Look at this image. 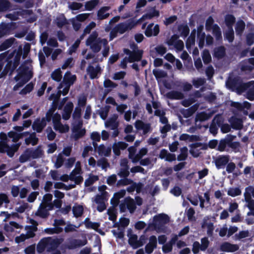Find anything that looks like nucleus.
Segmentation results:
<instances>
[{"label": "nucleus", "instance_id": "obj_10", "mask_svg": "<svg viewBox=\"0 0 254 254\" xmlns=\"http://www.w3.org/2000/svg\"><path fill=\"white\" fill-rule=\"evenodd\" d=\"M47 246V251L52 252L55 251L60 246L61 242L58 238L53 239L51 237L46 238Z\"/></svg>", "mask_w": 254, "mask_h": 254}, {"label": "nucleus", "instance_id": "obj_59", "mask_svg": "<svg viewBox=\"0 0 254 254\" xmlns=\"http://www.w3.org/2000/svg\"><path fill=\"white\" fill-rule=\"evenodd\" d=\"M133 183V180L127 177L119 180L117 183V186H127Z\"/></svg>", "mask_w": 254, "mask_h": 254}, {"label": "nucleus", "instance_id": "obj_1", "mask_svg": "<svg viewBox=\"0 0 254 254\" xmlns=\"http://www.w3.org/2000/svg\"><path fill=\"white\" fill-rule=\"evenodd\" d=\"M17 75L14 77L15 81H20L25 84L33 77V72L27 65H20L17 69Z\"/></svg>", "mask_w": 254, "mask_h": 254}, {"label": "nucleus", "instance_id": "obj_16", "mask_svg": "<svg viewBox=\"0 0 254 254\" xmlns=\"http://www.w3.org/2000/svg\"><path fill=\"white\" fill-rule=\"evenodd\" d=\"M101 68L99 65L96 68L91 65H89L87 68V72L89 74L91 79L98 78V73L100 71Z\"/></svg>", "mask_w": 254, "mask_h": 254}, {"label": "nucleus", "instance_id": "obj_15", "mask_svg": "<svg viewBox=\"0 0 254 254\" xmlns=\"http://www.w3.org/2000/svg\"><path fill=\"white\" fill-rule=\"evenodd\" d=\"M229 122L231 124V127L234 129L240 130L243 128V121L240 118L232 117L231 118Z\"/></svg>", "mask_w": 254, "mask_h": 254}, {"label": "nucleus", "instance_id": "obj_20", "mask_svg": "<svg viewBox=\"0 0 254 254\" xmlns=\"http://www.w3.org/2000/svg\"><path fill=\"white\" fill-rule=\"evenodd\" d=\"M168 98L171 100H181L184 98L183 93L178 91H171L166 94Z\"/></svg>", "mask_w": 254, "mask_h": 254}, {"label": "nucleus", "instance_id": "obj_49", "mask_svg": "<svg viewBox=\"0 0 254 254\" xmlns=\"http://www.w3.org/2000/svg\"><path fill=\"white\" fill-rule=\"evenodd\" d=\"M202 58L204 63L205 64H207L211 61V57L208 50L204 49L203 51Z\"/></svg>", "mask_w": 254, "mask_h": 254}, {"label": "nucleus", "instance_id": "obj_39", "mask_svg": "<svg viewBox=\"0 0 254 254\" xmlns=\"http://www.w3.org/2000/svg\"><path fill=\"white\" fill-rule=\"evenodd\" d=\"M242 194V190L239 187L230 188L227 191V194L232 197H236Z\"/></svg>", "mask_w": 254, "mask_h": 254}, {"label": "nucleus", "instance_id": "obj_3", "mask_svg": "<svg viewBox=\"0 0 254 254\" xmlns=\"http://www.w3.org/2000/svg\"><path fill=\"white\" fill-rule=\"evenodd\" d=\"M137 24V22H135L133 19H129L126 22H121L118 24L115 27L119 33L123 34L126 32L132 29Z\"/></svg>", "mask_w": 254, "mask_h": 254}, {"label": "nucleus", "instance_id": "obj_13", "mask_svg": "<svg viewBox=\"0 0 254 254\" xmlns=\"http://www.w3.org/2000/svg\"><path fill=\"white\" fill-rule=\"evenodd\" d=\"M73 104L71 102H68L64 106L62 114L63 119L64 120H68L71 116L73 110Z\"/></svg>", "mask_w": 254, "mask_h": 254}, {"label": "nucleus", "instance_id": "obj_34", "mask_svg": "<svg viewBox=\"0 0 254 254\" xmlns=\"http://www.w3.org/2000/svg\"><path fill=\"white\" fill-rule=\"evenodd\" d=\"M180 154L177 156V160L179 161H185L188 156V149L187 147L185 146L181 148Z\"/></svg>", "mask_w": 254, "mask_h": 254}, {"label": "nucleus", "instance_id": "obj_33", "mask_svg": "<svg viewBox=\"0 0 254 254\" xmlns=\"http://www.w3.org/2000/svg\"><path fill=\"white\" fill-rule=\"evenodd\" d=\"M11 7V4L8 0H0V12L6 11Z\"/></svg>", "mask_w": 254, "mask_h": 254}, {"label": "nucleus", "instance_id": "obj_52", "mask_svg": "<svg viewBox=\"0 0 254 254\" xmlns=\"http://www.w3.org/2000/svg\"><path fill=\"white\" fill-rule=\"evenodd\" d=\"M98 0H91L87 1L85 4V9L87 10L91 11L98 4Z\"/></svg>", "mask_w": 254, "mask_h": 254}, {"label": "nucleus", "instance_id": "obj_64", "mask_svg": "<svg viewBox=\"0 0 254 254\" xmlns=\"http://www.w3.org/2000/svg\"><path fill=\"white\" fill-rule=\"evenodd\" d=\"M246 98L251 101L254 100V85L249 88L246 93Z\"/></svg>", "mask_w": 254, "mask_h": 254}, {"label": "nucleus", "instance_id": "obj_60", "mask_svg": "<svg viewBox=\"0 0 254 254\" xmlns=\"http://www.w3.org/2000/svg\"><path fill=\"white\" fill-rule=\"evenodd\" d=\"M247 45L251 46L254 43V33L249 32L246 36Z\"/></svg>", "mask_w": 254, "mask_h": 254}, {"label": "nucleus", "instance_id": "obj_27", "mask_svg": "<svg viewBox=\"0 0 254 254\" xmlns=\"http://www.w3.org/2000/svg\"><path fill=\"white\" fill-rule=\"evenodd\" d=\"M212 34L215 37L217 41H220L222 40L221 29L217 24H215L214 25L213 28L212 29Z\"/></svg>", "mask_w": 254, "mask_h": 254}, {"label": "nucleus", "instance_id": "obj_11", "mask_svg": "<svg viewBox=\"0 0 254 254\" xmlns=\"http://www.w3.org/2000/svg\"><path fill=\"white\" fill-rule=\"evenodd\" d=\"M239 247L237 244H232L228 242H225L221 244L220 250L222 252L233 253L238 251Z\"/></svg>", "mask_w": 254, "mask_h": 254}, {"label": "nucleus", "instance_id": "obj_63", "mask_svg": "<svg viewBox=\"0 0 254 254\" xmlns=\"http://www.w3.org/2000/svg\"><path fill=\"white\" fill-rule=\"evenodd\" d=\"M97 166L101 167L102 169H105L109 166V163L107 159L105 158H101L98 160L97 162Z\"/></svg>", "mask_w": 254, "mask_h": 254}, {"label": "nucleus", "instance_id": "obj_55", "mask_svg": "<svg viewBox=\"0 0 254 254\" xmlns=\"http://www.w3.org/2000/svg\"><path fill=\"white\" fill-rule=\"evenodd\" d=\"M31 158L32 159H36L41 157L43 154V152L39 147L34 150H33L32 148H31Z\"/></svg>", "mask_w": 254, "mask_h": 254}, {"label": "nucleus", "instance_id": "obj_23", "mask_svg": "<svg viewBox=\"0 0 254 254\" xmlns=\"http://www.w3.org/2000/svg\"><path fill=\"white\" fill-rule=\"evenodd\" d=\"M213 113V112H210L209 113L201 112L197 114L195 117V121L204 122L207 121L212 117Z\"/></svg>", "mask_w": 254, "mask_h": 254}, {"label": "nucleus", "instance_id": "obj_38", "mask_svg": "<svg viewBox=\"0 0 254 254\" xmlns=\"http://www.w3.org/2000/svg\"><path fill=\"white\" fill-rule=\"evenodd\" d=\"M62 72L60 68L55 69L51 74V78L57 82L61 81L62 78Z\"/></svg>", "mask_w": 254, "mask_h": 254}, {"label": "nucleus", "instance_id": "obj_29", "mask_svg": "<svg viewBox=\"0 0 254 254\" xmlns=\"http://www.w3.org/2000/svg\"><path fill=\"white\" fill-rule=\"evenodd\" d=\"M236 21L235 17L230 14H226L225 16V23L228 28H233V26Z\"/></svg>", "mask_w": 254, "mask_h": 254}, {"label": "nucleus", "instance_id": "obj_2", "mask_svg": "<svg viewBox=\"0 0 254 254\" xmlns=\"http://www.w3.org/2000/svg\"><path fill=\"white\" fill-rule=\"evenodd\" d=\"M88 243L86 239L83 240L80 239H73L72 238H68L65 243L63 245L65 249L68 250H73L78 248L82 247L86 245Z\"/></svg>", "mask_w": 254, "mask_h": 254}, {"label": "nucleus", "instance_id": "obj_25", "mask_svg": "<svg viewBox=\"0 0 254 254\" xmlns=\"http://www.w3.org/2000/svg\"><path fill=\"white\" fill-rule=\"evenodd\" d=\"M83 223L87 229H91L97 231L100 224L98 222H92L90 220L89 218H86L84 220Z\"/></svg>", "mask_w": 254, "mask_h": 254}, {"label": "nucleus", "instance_id": "obj_58", "mask_svg": "<svg viewBox=\"0 0 254 254\" xmlns=\"http://www.w3.org/2000/svg\"><path fill=\"white\" fill-rule=\"evenodd\" d=\"M126 192L125 190H121L114 193V198L116 199V200L115 204H119L120 199L123 198L126 195Z\"/></svg>", "mask_w": 254, "mask_h": 254}, {"label": "nucleus", "instance_id": "obj_47", "mask_svg": "<svg viewBox=\"0 0 254 254\" xmlns=\"http://www.w3.org/2000/svg\"><path fill=\"white\" fill-rule=\"evenodd\" d=\"M53 98H54V100L52 102V104L51 107L50 108L51 109L56 111L57 108L59 106V99L60 98V95H55L54 94H52L51 95L49 99L52 100Z\"/></svg>", "mask_w": 254, "mask_h": 254}, {"label": "nucleus", "instance_id": "obj_40", "mask_svg": "<svg viewBox=\"0 0 254 254\" xmlns=\"http://www.w3.org/2000/svg\"><path fill=\"white\" fill-rule=\"evenodd\" d=\"M54 128L61 133H65L69 130V127L66 125H63L61 123L54 125Z\"/></svg>", "mask_w": 254, "mask_h": 254}, {"label": "nucleus", "instance_id": "obj_19", "mask_svg": "<svg viewBox=\"0 0 254 254\" xmlns=\"http://www.w3.org/2000/svg\"><path fill=\"white\" fill-rule=\"evenodd\" d=\"M213 57L217 59H221L226 55V49L223 46L215 48L213 51Z\"/></svg>", "mask_w": 254, "mask_h": 254}, {"label": "nucleus", "instance_id": "obj_61", "mask_svg": "<svg viewBox=\"0 0 254 254\" xmlns=\"http://www.w3.org/2000/svg\"><path fill=\"white\" fill-rule=\"evenodd\" d=\"M46 131L47 132V138L49 140H53L56 136V133L53 130L51 127H48L46 129Z\"/></svg>", "mask_w": 254, "mask_h": 254}, {"label": "nucleus", "instance_id": "obj_36", "mask_svg": "<svg viewBox=\"0 0 254 254\" xmlns=\"http://www.w3.org/2000/svg\"><path fill=\"white\" fill-rule=\"evenodd\" d=\"M84 209L82 205H77L73 206L72 212L74 217L78 218L82 216Z\"/></svg>", "mask_w": 254, "mask_h": 254}, {"label": "nucleus", "instance_id": "obj_57", "mask_svg": "<svg viewBox=\"0 0 254 254\" xmlns=\"http://www.w3.org/2000/svg\"><path fill=\"white\" fill-rule=\"evenodd\" d=\"M7 136L9 138H12V141L17 142L20 139L19 133L14 131H10L7 133Z\"/></svg>", "mask_w": 254, "mask_h": 254}, {"label": "nucleus", "instance_id": "obj_8", "mask_svg": "<svg viewBox=\"0 0 254 254\" xmlns=\"http://www.w3.org/2000/svg\"><path fill=\"white\" fill-rule=\"evenodd\" d=\"M252 82L254 83V81H249L246 83H238V80L234 78L230 81V84L232 86L236 87L237 90L240 92H244L249 89V88L252 85Z\"/></svg>", "mask_w": 254, "mask_h": 254}, {"label": "nucleus", "instance_id": "obj_31", "mask_svg": "<svg viewBox=\"0 0 254 254\" xmlns=\"http://www.w3.org/2000/svg\"><path fill=\"white\" fill-rule=\"evenodd\" d=\"M225 39L228 41L229 43H232L234 40V32L233 28H228L224 34Z\"/></svg>", "mask_w": 254, "mask_h": 254}, {"label": "nucleus", "instance_id": "obj_9", "mask_svg": "<svg viewBox=\"0 0 254 254\" xmlns=\"http://www.w3.org/2000/svg\"><path fill=\"white\" fill-rule=\"evenodd\" d=\"M134 47L130 56L128 57L129 63H130L141 61L143 56V51L142 50H138L137 45H134Z\"/></svg>", "mask_w": 254, "mask_h": 254}, {"label": "nucleus", "instance_id": "obj_24", "mask_svg": "<svg viewBox=\"0 0 254 254\" xmlns=\"http://www.w3.org/2000/svg\"><path fill=\"white\" fill-rule=\"evenodd\" d=\"M15 41V39L13 37H10L4 40L0 45V52L4 51L11 47Z\"/></svg>", "mask_w": 254, "mask_h": 254}, {"label": "nucleus", "instance_id": "obj_28", "mask_svg": "<svg viewBox=\"0 0 254 254\" xmlns=\"http://www.w3.org/2000/svg\"><path fill=\"white\" fill-rule=\"evenodd\" d=\"M38 142V138L36 137L35 132H32L29 135L28 137H27L25 139V143L28 145L31 144L32 145H35L37 144Z\"/></svg>", "mask_w": 254, "mask_h": 254}, {"label": "nucleus", "instance_id": "obj_17", "mask_svg": "<svg viewBox=\"0 0 254 254\" xmlns=\"http://www.w3.org/2000/svg\"><path fill=\"white\" fill-rule=\"evenodd\" d=\"M21 145V143H17L15 144H12L10 146L8 144L5 150V153H6L7 156L11 158L13 157L15 152H16Z\"/></svg>", "mask_w": 254, "mask_h": 254}, {"label": "nucleus", "instance_id": "obj_45", "mask_svg": "<svg viewBox=\"0 0 254 254\" xmlns=\"http://www.w3.org/2000/svg\"><path fill=\"white\" fill-rule=\"evenodd\" d=\"M45 250L47 251V246L46 238L41 239L37 246V251L39 253H42Z\"/></svg>", "mask_w": 254, "mask_h": 254}, {"label": "nucleus", "instance_id": "obj_62", "mask_svg": "<svg viewBox=\"0 0 254 254\" xmlns=\"http://www.w3.org/2000/svg\"><path fill=\"white\" fill-rule=\"evenodd\" d=\"M244 197H252V195L254 197V188L253 186H249L245 188V191L244 194Z\"/></svg>", "mask_w": 254, "mask_h": 254}, {"label": "nucleus", "instance_id": "obj_12", "mask_svg": "<svg viewBox=\"0 0 254 254\" xmlns=\"http://www.w3.org/2000/svg\"><path fill=\"white\" fill-rule=\"evenodd\" d=\"M15 69L13 67L12 62L11 61H8L3 70L0 73V79L5 77L8 72H9V75H12Z\"/></svg>", "mask_w": 254, "mask_h": 254}, {"label": "nucleus", "instance_id": "obj_30", "mask_svg": "<svg viewBox=\"0 0 254 254\" xmlns=\"http://www.w3.org/2000/svg\"><path fill=\"white\" fill-rule=\"evenodd\" d=\"M178 30L180 32L181 35L185 37H187L190 33V28L187 24H180L178 26Z\"/></svg>", "mask_w": 254, "mask_h": 254}, {"label": "nucleus", "instance_id": "obj_18", "mask_svg": "<svg viewBox=\"0 0 254 254\" xmlns=\"http://www.w3.org/2000/svg\"><path fill=\"white\" fill-rule=\"evenodd\" d=\"M246 27L245 22L242 19L239 20L235 25V32L237 36L241 37Z\"/></svg>", "mask_w": 254, "mask_h": 254}, {"label": "nucleus", "instance_id": "obj_6", "mask_svg": "<svg viewBox=\"0 0 254 254\" xmlns=\"http://www.w3.org/2000/svg\"><path fill=\"white\" fill-rule=\"evenodd\" d=\"M230 161L228 155H221L217 156L214 160L216 168L218 169H224Z\"/></svg>", "mask_w": 254, "mask_h": 254}, {"label": "nucleus", "instance_id": "obj_14", "mask_svg": "<svg viewBox=\"0 0 254 254\" xmlns=\"http://www.w3.org/2000/svg\"><path fill=\"white\" fill-rule=\"evenodd\" d=\"M76 80L75 75H72L70 71H67L64 75L63 82L64 85L71 86L73 84Z\"/></svg>", "mask_w": 254, "mask_h": 254}, {"label": "nucleus", "instance_id": "obj_32", "mask_svg": "<svg viewBox=\"0 0 254 254\" xmlns=\"http://www.w3.org/2000/svg\"><path fill=\"white\" fill-rule=\"evenodd\" d=\"M31 158V148H27L20 156L19 160L20 162L24 163Z\"/></svg>", "mask_w": 254, "mask_h": 254}, {"label": "nucleus", "instance_id": "obj_7", "mask_svg": "<svg viewBox=\"0 0 254 254\" xmlns=\"http://www.w3.org/2000/svg\"><path fill=\"white\" fill-rule=\"evenodd\" d=\"M47 121L45 120L44 118L41 119L37 118L34 121L32 127L33 129L36 131L37 133H41L42 132L44 128L47 125Z\"/></svg>", "mask_w": 254, "mask_h": 254}, {"label": "nucleus", "instance_id": "obj_41", "mask_svg": "<svg viewBox=\"0 0 254 254\" xmlns=\"http://www.w3.org/2000/svg\"><path fill=\"white\" fill-rule=\"evenodd\" d=\"M37 214L42 218H46L49 216V213L48 210L46 208V206L41 204Z\"/></svg>", "mask_w": 254, "mask_h": 254}, {"label": "nucleus", "instance_id": "obj_5", "mask_svg": "<svg viewBox=\"0 0 254 254\" xmlns=\"http://www.w3.org/2000/svg\"><path fill=\"white\" fill-rule=\"evenodd\" d=\"M15 24L13 22L5 23L2 22L0 23V38L11 34L14 28Z\"/></svg>", "mask_w": 254, "mask_h": 254}, {"label": "nucleus", "instance_id": "obj_48", "mask_svg": "<svg viewBox=\"0 0 254 254\" xmlns=\"http://www.w3.org/2000/svg\"><path fill=\"white\" fill-rule=\"evenodd\" d=\"M63 229L61 227L55 226L54 228H48L45 229V232L49 234H59L62 232Z\"/></svg>", "mask_w": 254, "mask_h": 254}, {"label": "nucleus", "instance_id": "obj_26", "mask_svg": "<svg viewBox=\"0 0 254 254\" xmlns=\"http://www.w3.org/2000/svg\"><path fill=\"white\" fill-rule=\"evenodd\" d=\"M110 9V6H103L97 12L98 18L100 20H103L107 18L109 16V13H106Z\"/></svg>", "mask_w": 254, "mask_h": 254}, {"label": "nucleus", "instance_id": "obj_21", "mask_svg": "<svg viewBox=\"0 0 254 254\" xmlns=\"http://www.w3.org/2000/svg\"><path fill=\"white\" fill-rule=\"evenodd\" d=\"M124 201L126 203L127 208L129 212L133 213L136 208L134 200L130 196H128L125 198Z\"/></svg>", "mask_w": 254, "mask_h": 254}, {"label": "nucleus", "instance_id": "obj_22", "mask_svg": "<svg viewBox=\"0 0 254 254\" xmlns=\"http://www.w3.org/2000/svg\"><path fill=\"white\" fill-rule=\"evenodd\" d=\"M118 116L117 114H114L111 118H110L105 124L106 127H111V129L115 130L118 128L119 124L117 122Z\"/></svg>", "mask_w": 254, "mask_h": 254}, {"label": "nucleus", "instance_id": "obj_51", "mask_svg": "<svg viewBox=\"0 0 254 254\" xmlns=\"http://www.w3.org/2000/svg\"><path fill=\"white\" fill-rule=\"evenodd\" d=\"M204 226H207V233L209 236L212 235L213 234V232L214 230V225L213 223L210 222L207 223V220L204 218L203 224L202 225V227H203Z\"/></svg>", "mask_w": 254, "mask_h": 254}, {"label": "nucleus", "instance_id": "obj_46", "mask_svg": "<svg viewBox=\"0 0 254 254\" xmlns=\"http://www.w3.org/2000/svg\"><path fill=\"white\" fill-rule=\"evenodd\" d=\"M101 40L98 38L97 41L90 46V49L95 53L99 52L101 49Z\"/></svg>", "mask_w": 254, "mask_h": 254}, {"label": "nucleus", "instance_id": "obj_50", "mask_svg": "<svg viewBox=\"0 0 254 254\" xmlns=\"http://www.w3.org/2000/svg\"><path fill=\"white\" fill-rule=\"evenodd\" d=\"M152 73L157 79L164 78L167 75L165 71L158 69H154L152 71Z\"/></svg>", "mask_w": 254, "mask_h": 254}, {"label": "nucleus", "instance_id": "obj_56", "mask_svg": "<svg viewBox=\"0 0 254 254\" xmlns=\"http://www.w3.org/2000/svg\"><path fill=\"white\" fill-rule=\"evenodd\" d=\"M110 109V106L109 105H106L99 113V114L101 118L105 120L108 115Z\"/></svg>", "mask_w": 254, "mask_h": 254}, {"label": "nucleus", "instance_id": "obj_35", "mask_svg": "<svg viewBox=\"0 0 254 254\" xmlns=\"http://www.w3.org/2000/svg\"><path fill=\"white\" fill-rule=\"evenodd\" d=\"M22 54V50L21 47H20L16 53L13 59V67L16 69L20 63V58Z\"/></svg>", "mask_w": 254, "mask_h": 254}, {"label": "nucleus", "instance_id": "obj_37", "mask_svg": "<svg viewBox=\"0 0 254 254\" xmlns=\"http://www.w3.org/2000/svg\"><path fill=\"white\" fill-rule=\"evenodd\" d=\"M128 243L133 249L139 248L137 236L136 234H131L129 237Z\"/></svg>", "mask_w": 254, "mask_h": 254}, {"label": "nucleus", "instance_id": "obj_54", "mask_svg": "<svg viewBox=\"0 0 254 254\" xmlns=\"http://www.w3.org/2000/svg\"><path fill=\"white\" fill-rule=\"evenodd\" d=\"M214 20L211 16H209L206 20L205 29L207 31H210L213 28L215 24Z\"/></svg>", "mask_w": 254, "mask_h": 254}, {"label": "nucleus", "instance_id": "obj_42", "mask_svg": "<svg viewBox=\"0 0 254 254\" xmlns=\"http://www.w3.org/2000/svg\"><path fill=\"white\" fill-rule=\"evenodd\" d=\"M34 87V84L32 82H30L20 91L19 94L21 95H26L31 92Z\"/></svg>", "mask_w": 254, "mask_h": 254}, {"label": "nucleus", "instance_id": "obj_43", "mask_svg": "<svg viewBox=\"0 0 254 254\" xmlns=\"http://www.w3.org/2000/svg\"><path fill=\"white\" fill-rule=\"evenodd\" d=\"M107 214L109 215V219L113 222H115L117 220V213L116 210L113 207H110L108 211Z\"/></svg>", "mask_w": 254, "mask_h": 254}, {"label": "nucleus", "instance_id": "obj_44", "mask_svg": "<svg viewBox=\"0 0 254 254\" xmlns=\"http://www.w3.org/2000/svg\"><path fill=\"white\" fill-rule=\"evenodd\" d=\"M98 37V34L96 32H93L90 35V36L88 37V38L87 39L86 41V44L87 46H90L92 44H93L94 42H95L96 41L98 40L97 38Z\"/></svg>", "mask_w": 254, "mask_h": 254}, {"label": "nucleus", "instance_id": "obj_4", "mask_svg": "<svg viewBox=\"0 0 254 254\" xmlns=\"http://www.w3.org/2000/svg\"><path fill=\"white\" fill-rule=\"evenodd\" d=\"M170 218L168 215L164 213L156 215L154 217V226L156 229L160 230L164 225L169 223Z\"/></svg>", "mask_w": 254, "mask_h": 254}, {"label": "nucleus", "instance_id": "obj_53", "mask_svg": "<svg viewBox=\"0 0 254 254\" xmlns=\"http://www.w3.org/2000/svg\"><path fill=\"white\" fill-rule=\"evenodd\" d=\"M29 230H27V233L25 234L26 236L27 239L33 238L35 236V232L37 231V227L36 226H29Z\"/></svg>", "mask_w": 254, "mask_h": 254}]
</instances>
